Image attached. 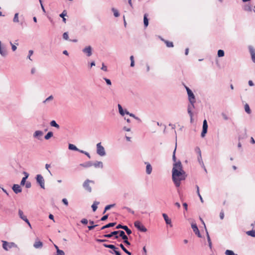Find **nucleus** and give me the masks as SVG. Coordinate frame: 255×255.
Masks as SVG:
<instances>
[{"instance_id": "f257e3e1", "label": "nucleus", "mask_w": 255, "mask_h": 255, "mask_svg": "<svg viewBox=\"0 0 255 255\" xmlns=\"http://www.w3.org/2000/svg\"><path fill=\"white\" fill-rule=\"evenodd\" d=\"M187 177L186 172L184 171L180 161L173 164L172 170V179L175 186L178 188L180 187L181 182L185 180Z\"/></svg>"}, {"instance_id": "f03ea898", "label": "nucleus", "mask_w": 255, "mask_h": 255, "mask_svg": "<svg viewBox=\"0 0 255 255\" xmlns=\"http://www.w3.org/2000/svg\"><path fill=\"white\" fill-rule=\"evenodd\" d=\"M37 183L42 189H45V181L43 177L41 174H37L36 176Z\"/></svg>"}, {"instance_id": "7ed1b4c3", "label": "nucleus", "mask_w": 255, "mask_h": 255, "mask_svg": "<svg viewBox=\"0 0 255 255\" xmlns=\"http://www.w3.org/2000/svg\"><path fill=\"white\" fill-rule=\"evenodd\" d=\"M16 245L13 242L8 243L6 241H2V247L6 251H8L11 248L16 247Z\"/></svg>"}, {"instance_id": "20e7f679", "label": "nucleus", "mask_w": 255, "mask_h": 255, "mask_svg": "<svg viewBox=\"0 0 255 255\" xmlns=\"http://www.w3.org/2000/svg\"><path fill=\"white\" fill-rule=\"evenodd\" d=\"M97 153L101 156H105L106 155L104 147L101 145V142L97 144Z\"/></svg>"}, {"instance_id": "39448f33", "label": "nucleus", "mask_w": 255, "mask_h": 255, "mask_svg": "<svg viewBox=\"0 0 255 255\" xmlns=\"http://www.w3.org/2000/svg\"><path fill=\"white\" fill-rule=\"evenodd\" d=\"M135 227L139 231L145 232L147 231L146 228L139 221H136L134 223Z\"/></svg>"}, {"instance_id": "423d86ee", "label": "nucleus", "mask_w": 255, "mask_h": 255, "mask_svg": "<svg viewBox=\"0 0 255 255\" xmlns=\"http://www.w3.org/2000/svg\"><path fill=\"white\" fill-rule=\"evenodd\" d=\"M90 183H92L94 184V181L89 179H87L84 182L83 186L86 190L90 193L92 192V188L89 185Z\"/></svg>"}, {"instance_id": "0eeeda50", "label": "nucleus", "mask_w": 255, "mask_h": 255, "mask_svg": "<svg viewBox=\"0 0 255 255\" xmlns=\"http://www.w3.org/2000/svg\"><path fill=\"white\" fill-rule=\"evenodd\" d=\"M190 104L188 105V113L190 115L191 122L192 121V117H193V113L192 112V110L194 108V104L196 102V101H189Z\"/></svg>"}, {"instance_id": "6e6552de", "label": "nucleus", "mask_w": 255, "mask_h": 255, "mask_svg": "<svg viewBox=\"0 0 255 255\" xmlns=\"http://www.w3.org/2000/svg\"><path fill=\"white\" fill-rule=\"evenodd\" d=\"M116 228L117 229H123V230H125L127 234L128 235H130L132 233V232H131V230L129 229L128 228V227L127 226H126V225H122L121 224H119L118 225H117L116 226Z\"/></svg>"}, {"instance_id": "1a4fd4ad", "label": "nucleus", "mask_w": 255, "mask_h": 255, "mask_svg": "<svg viewBox=\"0 0 255 255\" xmlns=\"http://www.w3.org/2000/svg\"><path fill=\"white\" fill-rule=\"evenodd\" d=\"M196 150H198V161H199L200 164L204 168V170L205 171V172H207V171L206 168V167H205V165L204 164L203 161H202V159L201 150H200V148L199 147H196Z\"/></svg>"}, {"instance_id": "9d476101", "label": "nucleus", "mask_w": 255, "mask_h": 255, "mask_svg": "<svg viewBox=\"0 0 255 255\" xmlns=\"http://www.w3.org/2000/svg\"><path fill=\"white\" fill-rule=\"evenodd\" d=\"M82 51L84 53L86 54L88 57H90L92 54V48L91 46H86L83 49Z\"/></svg>"}, {"instance_id": "9b49d317", "label": "nucleus", "mask_w": 255, "mask_h": 255, "mask_svg": "<svg viewBox=\"0 0 255 255\" xmlns=\"http://www.w3.org/2000/svg\"><path fill=\"white\" fill-rule=\"evenodd\" d=\"M191 227L193 229V232L194 233L199 237L201 238V235L200 234V233L199 232V230L198 228V227L196 223H192L191 224Z\"/></svg>"}, {"instance_id": "f8f14e48", "label": "nucleus", "mask_w": 255, "mask_h": 255, "mask_svg": "<svg viewBox=\"0 0 255 255\" xmlns=\"http://www.w3.org/2000/svg\"><path fill=\"white\" fill-rule=\"evenodd\" d=\"M0 54L3 57L6 56L7 54V52L5 46L4 45L1 44V42L0 41Z\"/></svg>"}, {"instance_id": "ddd939ff", "label": "nucleus", "mask_w": 255, "mask_h": 255, "mask_svg": "<svg viewBox=\"0 0 255 255\" xmlns=\"http://www.w3.org/2000/svg\"><path fill=\"white\" fill-rule=\"evenodd\" d=\"M113 236L114 237L115 239H118L119 238V236L118 235V231H113L110 234H105L103 236V237L107 238H111Z\"/></svg>"}, {"instance_id": "4468645a", "label": "nucleus", "mask_w": 255, "mask_h": 255, "mask_svg": "<svg viewBox=\"0 0 255 255\" xmlns=\"http://www.w3.org/2000/svg\"><path fill=\"white\" fill-rule=\"evenodd\" d=\"M43 243L39 240L38 238L35 240V241L33 244V247L35 249H41L43 247Z\"/></svg>"}, {"instance_id": "2eb2a0df", "label": "nucleus", "mask_w": 255, "mask_h": 255, "mask_svg": "<svg viewBox=\"0 0 255 255\" xmlns=\"http://www.w3.org/2000/svg\"><path fill=\"white\" fill-rule=\"evenodd\" d=\"M12 189L15 194L19 193L22 191L20 186L18 184H14L12 187Z\"/></svg>"}, {"instance_id": "dca6fc26", "label": "nucleus", "mask_w": 255, "mask_h": 255, "mask_svg": "<svg viewBox=\"0 0 255 255\" xmlns=\"http://www.w3.org/2000/svg\"><path fill=\"white\" fill-rule=\"evenodd\" d=\"M249 51L251 55L252 60L255 63V49L252 46L249 47Z\"/></svg>"}, {"instance_id": "f3484780", "label": "nucleus", "mask_w": 255, "mask_h": 255, "mask_svg": "<svg viewBox=\"0 0 255 255\" xmlns=\"http://www.w3.org/2000/svg\"><path fill=\"white\" fill-rule=\"evenodd\" d=\"M118 235L119 237H121L123 240L126 239H128V236L125 234V233L124 231L119 230L118 231Z\"/></svg>"}, {"instance_id": "a211bd4d", "label": "nucleus", "mask_w": 255, "mask_h": 255, "mask_svg": "<svg viewBox=\"0 0 255 255\" xmlns=\"http://www.w3.org/2000/svg\"><path fill=\"white\" fill-rule=\"evenodd\" d=\"M145 164L146 165V173L147 174H151V173L152 172V168L151 165L148 162H145Z\"/></svg>"}, {"instance_id": "6ab92c4d", "label": "nucleus", "mask_w": 255, "mask_h": 255, "mask_svg": "<svg viewBox=\"0 0 255 255\" xmlns=\"http://www.w3.org/2000/svg\"><path fill=\"white\" fill-rule=\"evenodd\" d=\"M103 246L105 247V248L112 249L113 250L112 252L113 253L115 252V251H116L117 250L119 249L118 248H117L113 245L104 244Z\"/></svg>"}, {"instance_id": "aec40b11", "label": "nucleus", "mask_w": 255, "mask_h": 255, "mask_svg": "<svg viewBox=\"0 0 255 255\" xmlns=\"http://www.w3.org/2000/svg\"><path fill=\"white\" fill-rule=\"evenodd\" d=\"M243 9L246 11H251L252 10V7L250 3H248L243 6Z\"/></svg>"}, {"instance_id": "412c9836", "label": "nucleus", "mask_w": 255, "mask_h": 255, "mask_svg": "<svg viewBox=\"0 0 255 255\" xmlns=\"http://www.w3.org/2000/svg\"><path fill=\"white\" fill-rule=\"evenodd\" d=\"M162 216L166 223L168 225H170V226H172L171 220L168 218V216L165 213H163Z\"/></svg>"}, {"instance_id": "4be33fe9", "label": "nucleus", "mask_w": 255, "mask_h": 255, "mask_svg": "<svg viewBox=\"0 0 255 255\" xmlns=\"http://www.w3.org/2000/svg\"><path fill=\"white\" fill-rule=\"evenodd\" d=\"M43 133L41 130H36L35 131L33 134V136L35 138H37L38 139H40V137H41L43 135Z\"/></svg>"}, {"instance_id": "5701e85b", "label": "nucleus", "mask_w": 255, "mask_h": 255, "mask_svg": "<svg viewBox=\"0 0 255 255\" xmlns=\"http://www.w3.org/2000/svg\"><path fill=\"white\" fill-rule=\"evenodd\" d=\"M247 137V131L245 129L242 132H241L239 135L238 139L239 140L244 139Z\"/></svg>"}, {"instance_id": "b1692460", "label": "nucleus", "mask_w": 255, "mask_h": 255, "mask_svg": "<svg viewBox=\"0 0 255 255\" xmlns=\"http://www.w3.org/2000/svg\"><path fill=\"white\" fill-rule=\"evenodd\" d=\"M80 166L85 168H88L93 166V163L92 161H88L83 163L80 164Z\"/></svg>"}, {"instance_id": "393cba45", "label": "nucleus", "mask_w": 255, "mask_h": 255, "mask_svg": "<svg viewBox=\"0 0 255 255\" xmlns=\"http://www.w3.org/2000/svg\"><path fill=\"white\" fill-rule=\"evenodd\" d=\"M93 166H94L95 168H102L103 167V164L101 161H97L94 163H93Z\"/></svg>"}, {"instance_id": "a878e982", "label": "nucleus", "mask_w": 255, "mask_h": 255, "mask_svg": "<svg viewBox=\"0 0 255 255\" xmlns=\"http://www.w3.org/2000/svg\"><path fill=\"white\" fill-rule=\"evenodd\" d=\"M116 224V222H113V223H110L104 226H103L100 230H104L106 228H110V227H114V226H115V225Z\"/></svg>"}, {"instance_id": "bb28decb", "label": "nucleus", "mask_w": 255, "mask_h": 255, "mask_svg": "<svg viewBox=\"0 0 255 255\" xmlns=\"http://www.w3.org/2000/svg\"><path fill=\"white\" fill-rule=\"evenodd\" d=\"M147 17H148V14L147 13H145L144 14V17H143V23H144V25L145 27H147L148 25V19Z\"/></svg>"}, {"instance_id": "cd10ccee", "label": "nucleus", "mask_w": 255, "mask_h": 255, "mask_svg": "<svg viewBox=\"0 0 255 255\" xmlns=\"http://www.w3.org/2000/svg\"><path fill=\"white\" fill-rule=\"evenodd\" d=\"M23 173L25 174V177L22 178V179L20 182L21 185H24L25 184L26 179L28 178V175H29V174L26 172H24Z\"/></svg>"}, {"instance_id": "c85d7f7f", "label": "nucleus", "mask_w": 255, "mask_h": 255, "mask_svg": "<svg viewBox=\"0 0 255 255\" xmlns=\"http://www.w3.org/2000/svg\"><path fill=\"white\" fill-rule=\"evenodd\" d=\"M187 94L189 101H196L195 96L192 92Z\"/></svg>"}, {"instance_id": "c756f323", "label": "nucleus", "mask_w": 255, "mask_h": 255, "mask_svg": "<svg viewBox=\"0 0 255 255\" xmlns=\"http://www.w3.org/2000/svg\"><path fill=\"white\" fill-rule=\"evenodd\" d=\"M119 246L122 249V250L127 254H128V255H131V253L128 251L122 244H120Z\"/></svg>"}, {"instance_id": "7c9ffc66", "label": "nucleus", "mask_w": 255, "mask_h": 255, "mask_svg": "<svg viewBox=\"0 0 255 255\" xmlns=\"http://www.w3.org/2000/svg\"><path fill=\"white\" fill-rule=\"evenodd\" d=\"M68 148L70 150H75V151H79V149H78L75 145L71 144V143L69 144Z\"/></svg>"}, {"instance_id": "2f4dec72", "label": "nucleus", "mask_w": 255, "mask_h": 255, "mask_svg": "<svg viewBox=\"0 0 255 255\" xmlns=\"http://www.w3.org/2000/svg\"><path fill=\"white\" fill-rule=\"evenodd\" d=\"M161 40L164 42V43L166 44V45L167 47H173V43L172 42L164 40L162 38L161 39Z\"/></svg>"}, {"instance_id": "473e14b6", "label": "nucleus", "mask_w": 255, "mask_h": 255, "mask_svg": "<svg viewBox=\"0 0 255 255\" xmlns=\"http://www.w3.org/2000/svg\"><path fill=\"white\" fill-rule=\"evenodd\" d=\"M126 114L128 115H129V116H130V117H133V118H134L135 120H137L139 122H141V120H140L139 118H138V117H136V116H135L134 114H133L129 113L128 111H127V110H126Z\"/></svg>"}, {"instance_id": "72a5a7b5", "label": "nucleus", "mask_w": 255, "mask_h": 255, "mask_svg": "<svg viewBox=\"0 0 255 255\" xmlns=\"http://www.w3.org/2000/svg\"><path fill=\"white\" fill-rule=\"evenodd\" d=\"M118 107L119 111L120 114L122 116H124L126 114V111L125 112L124 111L122 106L120 104H118Z\"/></svg>"}, {"instance_id": "f704fd0d", "label": "nucleus", "mask_w": 255, "mask_h": 255, "mask_svg": "<svg viewBox=\"0 0 255 255\" xmlns=\"http://www.w3.org/2000/svg\"><path fill=\"white\" fill-rule=\"evenodd\" d=\"M206 234H207V241H208V242L209 244V246L210 248L211 249L212 248V242H211V240L210 237L209 236V235L208 234V232L206 229Z\"/></svg>"}, {"instance_id": "c9c22d12", "label": "nucleus", "mask_w": 255, "mask_h": 255, "mask_svg": "<svg viewBox=\"0 0 255 255\" xmlns=\"http://www.w3.org/2000/svg\"><path fill=\"white\" fill-rule=\"evenodd\" d=\"M50 125L51 127H55L57 128H60L59 125L58 124H57L56 123V122H55V121H54V120L50 122Z\"/></svg>"}, {"instance_id": "e433bc0d", "label": "nucleus", "mask_w": 255, "mask_h": 255, "mask_svg": "<svg viewBox=\"0 0 255 255\" xmlns=\"http://www.w3.org/2000/svg\"><path fill=\"white\" fill-rule=\"evenodd\" d=\"M99 202L95 201L92 205V208L94 212L96 211L97 209V205L99 204Z\"/></svg>"}, {"instance_id": "4c0bfd02", "label": "nucleus", "mask_w": 255, "mask_h": 255, "mask_svg": "<svg viewBox=\"0 0 255 255\" xmlns=\"http://www.w3.org/2000/svg\"><path fill=\"white\" fill-rule=\"evenodd\" d=\"M115 206V204H110L106 206L105 208V210L103 213V214H105L106 212L109 210H110L111 208L114 207Z\"/></svg>"}, {"instance_id": "58836bf2", "label": "nucleus", "mask_w": 255, "mask_h": 255, "mask_svg": "<svg viewBox=\"0 0 255 255\" xmlns=\"http://www.w3.org/2000/svg\"><path fill=\"white\" fill-rule=\"evenodd\" d=\"M53 135V133L52 131H49L44 136V138L46 140H48Z\"/></svg>"}, {"instance_id": "ea45409f", "label": "nucleus", "mask_w": 255, "mask_h": 255, "mask_svg": "<svg viewBox=\"0 0 255 255\" xmlns=\"http://www.w3.org/2000/svg\"><path fill=\"white\" fill-rule=\"evenodd\" d=\"M245 110L247 113L250 114L251 113V110L250 106L248 104H246L245 105Z\"/></svg>"}, {"instance_id": "a19ab883", "label": "nucleus", "mask_w": 255, "mask_h": 255, "mask_svg": "<svg viewBox=\"0 0 255 255\" xmlns=\"http://www.w3.org/2000/svg\"><path fill=\"white\" fill-rule=\"evenodd\" d=\"M18 215L19 218L22 220L26 217L24 215L23 211L20 209H19L18 210Z\"/></svg>"}, {"instance_id": "79ce46f5", "label": "nucleus", "mask_w": 255, "mask_h": 255, "mask_svg": "<svg viewBox=\"0 0 255 255\" xmlns=\"http://www.w3.org/2000/svg\"><path fill=\"white\" fill-rule=\"evenodd\" d=\"M225 255H238L237 254H236L234 253L233 251L231 250H227L225 252Z\"/></svg>"}, {"instance_id": "37998d69", "label": "nucleus", "mask_w": 255, "mask_h": 255, "mask_svg": "<svg viewBox=\"0 0 255 255\" xmlns=\"http://www.w3.org/2000/svg\"><path fill=\"white\" fill-rule=\"evenodd\" d=\"M246 234L252 237H255V234L254 230L249 231L246 232Z\"/></svg>"}, {"instance_id": "c03bdc74", "label": "nucleus", "mask_w": 255, "mask_h": 255, "mask_svg": "<svg viewBox=\"0 0 255 255\" xmlns=\"http://www.w3.org/2000/svg\"><path fill=\"white\" fill-rule=\"evenodd\" d=\"M224 54H225L224 51L223 50L220 49L218 51V56L219 57L224 56Z\"/></svg>"}, {"instance_id": "a18cd8bd", "label": "nucleus", "mask_w": 255, "mask_h": 255, "mask_svg": "<svg viewBox=\"0 0 255 255\" xmlns=\"http://www.w3.org/2000/svg\"><path fill=\"white\" fill-rule=\"evenodd\" d=\"M53 96L52 95H51L50 96H49L47 98H46L43 102V103H46V102H48L50 101H52L53 100Z\"/></svg>"}, {"instance_id": "49530a36", "label": "nucleus", "mask_w": 255, "mask_h": 255, "mask_svg": "<svg viewBox=\"0 0 255 255\" xmlns=\"http://www.w3.org/2000/svg\"><path fill=\"white\" fill-rule=\"evenodd\" d=\"M13 21L14 22H18L19 21L18 13H15L13 19Z\"/></svg>"}, {"instance_id": "de8ad7c7", "label": "nucleus", "mask_w": 255, "mask_h": 255, "mask_svg": "<svg viewBox=\"0 0 255 255\" xmlns=\"http://www.w3.org/2000/svg\"><path fill=\"white\" fill-rule=\"evenodd\" d=\"M55 255H65V253L62 250L57 249V251L56 252V254Z\"/></svg>"}, {"instance_id": "09e8293b", "label": "nucleus", "mask_w": 255, "mask_h": 255, "mask_svg": "<svg viewBox=\"0 0 255 255\" xmlns=\"http://www.w3.org/2000/svg\"><path fill=\"white\" fill-rule=\"evenodd\" d=\"M112 10L114 12V15L115 17H118L120 15L119 12L117 9H115L114 8H113Z\"/></svg>"}, {"instance_id": "8fccbe9b", "label": "nucleus", "mask_w": 255, "mask_h": 255, "mask_svg": "<svg viewBox=\"0 0 255 255\" xmlns=\"http://www.w3.org/2000/svg\"><path fill=\"white\" fill-rule=\"evenodd\" d=\"M202 129H208V124H207V121L206 120H205L203 121V128Z\"/></svg>"}, {"instance_id": "3c124183", "label": "nucleus", "mask_w": 255, "mask_h": 255, "mask_svg": "<svg viewBox=\"0 0 255 255\" xmlns=\"http://www.w3.org/2000/svg\"><path fill=\"white\" fill-rule=\"evenodd\" d=\"M123 209H126L128 212L131 213L132 214H134V211L132 210L129 207L125 206V207H123Z\"/></svg>"}, {"instance_id": "603ef678", "label": "nucleus", "mask_w": 255, "mask_h": 255, "mask_svg": "<svg viewBox=\"0 0 255 255\" xmlns=\"http://www.w3.org/2000/svg\"><path fill=\"white\" fill-rule=\"evenodd\" d=\"M79 152H81V153H84V154H85L86 155H87V157H88L89 158H91V156H90V154H89L88 152H86V151H85L82 150H80V149H79Z\"/></svg>"}, {"instance_id": "864d4df0", "label": "nucleus", "mask_w": 255, "mask_h": 255, "mask_svg": "<svg viewBox=\"0 0 255 255\" xmlns=\"http://www.w3.org/2000/svg\"><path fill=\"white\" fill-rule=\"evenodd\" d=\"M67 14V12L66 10H64L60 14L59 16L60 17H65V16H66Z\"/></svg>"}, {"instance_id": "5fc2aeb1", "label": "nucleus", "mask_w": 255, "mask_h": 255, "mask_svg": "<svg viewBox=\"0 0 255 255\" xmlns=\"http://www.w3.org/2000/svg\"><path fill=\"white\" fill-rule=\"evenodd\" d=\"M63 38L66 40L69 39V36L67 32H65L63 34Z\"/></svg>"}, {"instance_id": "6e6d98bb", "label": "nucleus", "mask_w": 255, "mask_h": 255, "mask_svg": "<svg viewBox=\"0 0 255 255\" xmlns=\"http://www.w3.org/2000/svg\"><path fill=\"white\" fill-rule=\"evenodd\" d=\"M207 129H202V131L201 134V137H204L205 136V134L207 133Z\"/></svg>"}, {"instance_id": "4d7b16f0", "label": "nucleus", "mask_w": 255, "mask_h": 255, "mask_svg": "<svg viewBox=\"0 0 255 255\" xmlns=\"http://www.w3.org/2000/svg\"><path fill=\"white\" fill-rule=\"evenodd\" d=\"M33 51L32 50H30L28 51V55L27 56V58L32 61V59L30 58L31 56L33 54Z\"/></svg>"}, {"instance_id": "13d9d810", "label": "nucleus", "mask_w": 255, "mask_h": 255, "mask_svg": "<svg viewBox=\"0 0 255 255\" xmlns=\"http://www.w3.org/2000/svg\"><path fill=\"white\" fill-rule=\"evenodd\" d=\"M176 149V146L175 147V149L174 150V151H173V155H172V159H173V160L174 162H176V156H175Z\"/></svg>"}, {"instance_id": "bf43d9fd", "label": "nucleus", "mask_w": 255, "mask_h": 255, "mask_svg": "<svg viewBox=\"0 0 255 255\" xmlns=\"http://www.w3.org/2000/svg\"><path fill=\"white\" fill-rule=\"evenodd\" d=\"M81 223H82L83 224L87 225L88 223V221L87 219L84 218L81 220Z\"/></svg>"}, {"instance_id": "052dcab7", "label": "nucleus", "mask_w": 255, "mask_h": 255, "mask_svg": "<svg viewBox=\"0 0 255 255\" xmlns=\"http://www.w3.org/2000/svg\"><path fill=\"white\" fill-rule=\"evenodd\" d=\"M104 79L106 81V82L107 85H111L112 82H111V80L109 79H108V78H104Z\"/></svg>"}, {"instance_id": "680f3d73", "label": "nucleus", "mask_w": 255, "mask_h": 255, "mask_svg": "<svg viewBox=\"0 0 255 255\" xmlns=\"http://www.w3.org/2000/svg\"><path fill=\"white\" fill-rule=\"evenodd\" d=\"M111 254H115L116 255H122L121 253L118 251V250H117L116 251H115V252L113 253L112 251H110L109 252Z\"/></svg>"}, {"instance_id": "e2e57ef3", "label": "nucleus", "mask_w": 255, "mask_h": 255, "mask_svg": "<svg viewBox=\"0 0 255 255\" xmlns=\"http://www.w3.org/2000/svg\"><path fill=\"white\" fill-rule=\"evenodd\" d=\"M108 216H109L108 214L104 215V216H103L101 218L100 220L102 221H104L108 219Z\"/></svg>"}, {"instance_id": "0e129e2a", "label": "nucleus", "mask_w": 255, "mask_h": 255, "mask_svg": "<svg viewBox=\"0 0 255 255\" xmlns=\"http://www.w3.org/2000/svg\"><path fill=\"white\" fill-rule=\"evenodd\" d=\"M101 69L104 71H107L108 70L107 66L104 63L102 64Z\"/></svg>"}, {"instance_id": "69168bd1", "label": "nucleus", "mask_w": 255, "mask_h": 255, "mask_svg": "<svg viewBox=\"0 0 255 255\" xmlns=\"http://www.w3.org/2000/svg\"><path fill=\"white\" fill-rule=\"evenodd\" d=\"M62 202L66 205V206H68V202L67 201V200L66 199V198H63L62 199Z\"/></svg>"}, {"instance_id": "338daca9", "label": "nucleus", "mask_w": 255, "mask_h": 255, "mask_svg": "<svg viewBox=\"0 0 255 255\" xmlns=\"http://www.w3.org/2000/svg\"><path fill=\"white\" fill-rule=\"evenodd\" d=\"M220 218L221 220H223L224 218V213L223 211H221V212L220 213Z\"/></svg>"}, {"instance_id": "774afa93", "label": "nucleus", "mask_w": 255, "mask_h": 255, "mask_svg": "<svg viewBox=\"0 0 255 255\" xmlns=\"http://www.w3.org/2000/svg\"><path fill=\"white\" fill-rule=\"evenodd\" d=\"M124 243L128 246H129L130 245V243L128 242V239L124 240Z\"/></svg>"}]
</instances>
